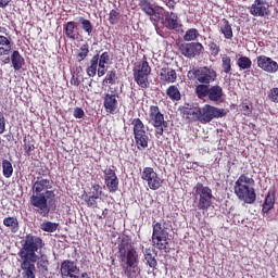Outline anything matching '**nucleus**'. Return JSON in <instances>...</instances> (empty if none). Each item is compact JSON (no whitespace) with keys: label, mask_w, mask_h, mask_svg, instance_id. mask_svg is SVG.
Here are the masks:
<instances>
[{"label":"nucleus","mask_w":278,"mask_h":278,"mask_svg":"<svg viewBox=\"0 0 278 278\" xmlns=\"http://www.w3.org/2000/svg\"><path fill=\"white\" fill-rule=\"evenodd\" d=\"M47 175H51L49 168H41L38 172L36 180L30 188L29 205L39 214L46 218L51 213V204L55 203V189H53V180L51 178H45Z\"/></svg>","instance_id":"nucleus-1"},{"label":"nucleus","mask_w":278,"mask_h":278,"mask_svg":"<svg viewBox=\"0 0 278 278\" xmlns=\"http://www.w3.org/2000/svg\"><path fill=\"white\" fill-rule=\"evenodd\" d=\"M22 248L17 255L20 260V266L23 278H36V263L38 262V251L45 247L42 238L28 233L21 241Z\"/></svg>","instance_id":"nucleus-2"},{"label":"nucleus","mask_w":278,"mask_h":278,"mask_svg":"<svg viewBox=\"0 0 278 278\" xmlns=\"http://www.w3.org/2000/svg\"><path fill=\"white\" fill-rule=\"evenodd\" d=\"M117 260L127 278H136L140 275V255L136 247L131 244V237L124 235L117 245Z\"/></svg>","instance_id":"nucleus-3"},{"label":"nucleus","mask_w":278,"mask_h":278,"mask_svg":"<svg viewBox=\"0 0 278 278\" xmlns=\"http://www.w3.org/2000/svg\"><path fill=\"white\" fill-rule=\"evenodd\" d=\"M255 179L249 177L245 174H241L239 178L235 181L233 190L237 199L243 201L248 205H253L257 200V193H255Z\"/></svg>","instance_id":"nucleus-4"},{"label":"nucleus","mask_w":278,"mask_h":278,"mask_svg":"<svg viewBox=\"0 0 278 278\" xmlns=\"http://www.w3.org/2000/svg\"><path fill=\"white\" fill-rule=\"evenodd\" d=\"M152 244L159 251H166L168 249V227L166 220L156 222L153 224Z\"/></svg>","instance_id":"nucleus-5"},{"label":"nucleus","mask_w":278,"mask_h":278,"mask_svg":"<svg viewBox=\"0 0 278 278\" xmlns=\"http://www.w3.org/2000/svg\"><path fill=\"white\" fill-rule=\"evenodd\" d=\"M132 75L136 84L142 90H147L151 83H149V75H151V66L149 65V61L147 58L143 59L138 65H136L132 70Z\"/></svg>","instance_id":"nucleus-6"},{"label":"nucleus","mask_w":278,"mask_h":278,"mask_svg":"<svg viewBox=\"0 0 278 278\" xmlns=\"http://www.w3.org/2000/svg\"><path fill=\"white\" fill-rule=\"evenodd\" d=\"M132 134L135 138L136 147L139 151L149 147V132H147L144 123L139 117L131 121Z\"/></svg>","instance_id":"nucleus-7"},{"label":"nucleus","mask_w":278,"mask_h":278,"mask_svg":"<svg viewBox=\"0 0 278 278\" xmlns=\"http://www.w3.org/2000/svg\"><path fill=\"white\" fill-rule=\"evenodd\" d=\"M148 123L154 127L155 136H164V131L168 129V122L164 119V114L157 105L150 106Z\"/></svg>","instance_id":"nucleus-8"},{"label":"nucleus","mask_w":278,"mask_h":278,"mask_svg":"<svg viewBox=\"0 0 278 278\" xmlns=\"http://www.w3.org/2000/svg\"><path fill=\"white\" fill-rule=\"evenodd\" d=\"M182 118L188 123H194V121H200V123H210V104H205L202 109H181Z\"/></svg>","instance_id":"nucleus-9"},{"label":"nucleus","mask_w":278,"mask_h":278,"mask_svg":"<svg viewBox=\"0 0 278 278\" xmlns=\"http://www.w3.org/2000/svg\"><path fill=\"white\" fill-rule=\"evenodd\" d=\"M141 179L148 184V188H150V190H160L164 184V180L153 167H144L141 172Z\"/></svg>","instance_id":"nucleus-10"},{"label":"nucleus","mask_w":278,"mask_h":278,"mask_svg":"<svg viewBox=\"0 0 278 278\" xmlns=\"http://www.w3.org/2000/svg\"><path fill=\"white\" fill-rule=\"evenodd\" d=\"M249 13L251 16L266 18L270 16V3L266 0H254L249 8Z\"/></svg>","instance_id":"nucleus-11"},{"label":"nucleus","mask_w":278,"mask_h":278,"mask_svg":"<svg viewBox=\"0 0 278 278\" xmlns=\"http://www.w3.org/2000/svg\"><path fill=\"white\" fill-rule=\"evenodd\" d=\"M104 175V184L111 194H114V192H118V186L119 180L118 176L116 175V170H114L112 167H106L103 169Z\"/></svg>","instance_id":"nucleus-12"},{"label":"nucleus","mask_w":278,"mask_h":278,"mask_svg":"<svg viewBox=\"0 0 278 278\" xmlns=\"http://www.w3.org/2000/svg\"><path fill=\"white\" fill-rule=\"evenodd\" d=\"M60 273L62 278H79V266L75 261L64 260L61 263Z\"/></svg>","instance_id":"nucleus-13"},{"label":"nucleus","mask_w":278,"mask_h":278,"mask_svg":"<svg viewBox=\"0 0 278 278\" xmlns=\"http://www.w3.org/2000/svg\"><path fill=\"white\" fill-rule=\"evenodd\" d=\"M187 77L191 81L198 80L200 84H210V68L190 67V71L187 73Z\"/></svg>","instance_id":"nucleus-14"},{"label":"nucleus","mask_w":278,"mask_h":278,"mask_svg":"<svg viewBox=\"0 0 278 278\" xmlns=\"http://www.w3.org/2000/svg\"><path fill=\"white\" fill-rule=\"evenodd\" d=\"M256 64L257 67L261 68V71H264L265 73L275 74L278 71L277 61L264 54L256 56Z\"/></svg>","instance_id":"nucleus-15"},{"label":"nucleus","mask_w":278,"mask_h":278,"mask_svg":"<svg viewBox=\"0 0 278 278\" xmlns=\"http://www.w3.org/2000/svg\"><path fill=\"white\" fill-rule=\"evenodd\" d=\"M202 50L203 45H201L200 42L181 43L179 46V51L181 55L189 59H192L195 55H200Z\"/></svg>","instance_id":"nucleus-16"},{"label":"nucleus","mask_w":278,"mask_h":278,"mask_svg":"<svg viewBox=\"0 0 278 278\" xmlns=\"http://www.w3.org/2000/svg\"><path fill=\"white\" fill-rule=\"evenodd\" d=\"M118 92L104 93L103 108L106 114H116L118 110Z\"/></svg>","instance_id":"nucleus-17"},{"label":"nucleus","mask_w":278,"mask_h":278,"mask_svg":"<svg viewBox=\"0 0 278 278\" xmlns=\"http://www.w3.org/2000/svg\"><path fill=\"white\" fill-rule=\"evenodd\" d=\"M10 53H12V38L0 35V58H4L2 64H10Z\"/></svg>","instance_id":"nucleus-18"},{"label":"nucleus","mask_w":278,"mask_h":278,"mask_svg":"<svg viewBox=\"0 0 278 278\" xmlns=\"http://www.w3.org/2000/svg\"><path fill=\"white\" fill-rule=\"evenodd\" d=\"M195 194H199V210H207L210 207V188L198 182L195 186Z\"/></svg>","instance_id":"nucleus-19"},{"label":"nucleus","mask_w":278,"mask_h":278,"mask_svg":"<svg viewBox=\"0 0 278 278\" xmlns=\"http://www.w3.org/2000/svg\"><path fill=\"white\" fill-rule=\"evenodd\" d=\"M63 33L66 36L67 40L75 41L79 38V26H77V22L70 21L63 25Z\"/></svg>","instance_id":"nucleus-20"},{"label":"nucleus","mask_w":278,"mask_h":278,"mask_svg":"<svg viewBox=\"0 0 278 278\" xmlns=\"http://www.w3.org/2000/svg\"><path fill=\"white\" fill-rule=\"evenodd\" d=\"M159 76L162 84H175L177 81V71L173 67H162Z\"/></svg>","instance_id":"nucleus-21"},{"label":"nucleus","mask_w":278,"mask_h":278,"mask_svg":"<svg viewBox=\"0 0 278 278\" xmlns=\"http://www.w3.org/2000/svg\"><path fill=\"white\" fill-rule=\"evenodd\" d=\"M11 62L14 71H21L23 66H25V58L18 52V50H14L11 53Z\"/></svg>","instance_id":"nucleus-22"},{"label":"nucleus","mask_w":278,"mask_h":278,"mask_svg":"<svg viewBox=\"0 0 278 278\" xmlns=\"http://www.w3.org/2000/svg\"><path fill=\"white\" fill-rule=\"evenodd\" d=\"M219 31L223 34L226 40H231V38H233V28H231V24L227 21V18H223L219 23Z\"/></svg>","instance_id":"nucleus-23"},{"label":"nucleus","mask_w":278,"mask_h":278,"mask_svg":"<svg viewBox=\"0 0 278 278\" xmlns=\"http://www.w3.org/2000/svg\"><path fill=\"white\" fill-rule=\"evenodd\" d=\"M164 25L167 29H179V17H177V14L174 12L167 13L165 15Z\"/></svg>","instance_id":"nucleus-24"},{"label":"nucleus","mask_w":278,"mask_h":278,"mask_svg":"<svg viewBox=\"0 0 278 278\" xmlns=\"http://www.w3.org/2000/svg\"><path fill=\"white\" fill-rule=\"evenodd\" d=\"M3 225L10 229L11 233H18V229H21L18 218L14 216L4 217Z\"/></svg>","instance_id":"nucleus-25"},{"label":"nucleus","mask_w":278,"mask_h":278,"mask_svg":"<svg viewBox=\"0 0 278 278\" xmlns=\"http://www.w3.org/2000/svg\"><path fill=\"white\" fill-rule=\"evenodd\" d=\"M223 87L216 85L210 88V101L223 103Z\"/></svg>","instance_id":"nucleus-26"},{"label":"nucleus","mask_w":278,"mask_h":278,"mask_svg":"<svg viewBox=\"0 0 278 278\" xmlns=\"http://www.w3.org/2000/svg\"><path fill=\"white\" fill-rule=\"evenodd\" d=\"M99 68V54H94L90 60V65L87 66L86 73L88 77H94Z\"/></svg>","instance_id":"nucleus-27"},{"label":"nucleus","mask_w":278,"mask_h":278,"mask_svg":"<svg viewBox=\"0 0 278 278\" xmlns=\"http://www.w3.org/2000/svg\"><path fill=\"white\" fill-rule=\"evenodd\" d=\"M166 96L170 101H181V91H179V88L176 85H170L166 89Z\"/></svg>","instance_id":"nucleus-28"},{"label":"nucleus","mask_w":278,"mask_h":278,"mask_svg":"<svg viewBox=\"0 0 278 278\" xmlns=\"http://www.w3.org/2000/svg\"><path fill=\"white\" fill-rule=\"evenodd\" d=\"M229 114L228 109H219L216 106H210V121L213 118H225Z\"/></svg>","instance_id":"nucleus-29"},{"label":"nucleus","mask_w":278,"mask_h":278,"mask_svg":"<svg viewBox=\"0 0 278 278\" xmlns=\"http://www.w3.org/2000/svg\"><path fill=\"white\" fill-rule=\"evenodd\" d=\"M78 22L80 23L83 31H85L87 36H92V31H94V26L92 25V22L85 18L84 16H79Z\"/></svg>","instance_id":"nucleus-30"},{"label":"nucleus","mask_w":278,"mask_h":278,"mask_svg":"<svg viewBox=\"0 0 278 278\" xmlns=\"http://www.w3.org/2000/svg\"><path fill=\"white\" fill-rule=\"evenodd\" d=\"M239 108L243 116H251L253 114V102L249 99L243 100Z\"/></svg>","instance_id":"nucleus-31"},{"label":"nucleus","mask_w":278,"mask_h":278,"mask_svg":"<svg viewBox=\"0 0 278 278\" xmlns=\"http://www.w3.org/2000/svg\"><path fill=\"white\" fill-rule=\"evenodd\" d=\"M273 207H275V194H270L269 192L267 193L265 201L263 203V208H262L263 214H268V212H270Z\"/></svg>","instance_id":"nucleus-32"},{"label":"nucleus","mask_w":278,"mask_h":278,"mask_svg":"<svg viewBox=\"0 0 278 278\" xmlns=\"http://www.w3.org/2000/svg\"><path fill=\"white\" fill-rule=\"evenodd\" d=\"M36 151V141L34 139L29 140L27 137L24 138V155L29 157L31 153Z\"/></svg>","instance_id":"nucleus-33"},{"label":"nucleus","mask_w":278,"mask_h":278,"mask_svg":"<svg viewBox=\"0 0 278 278\" xmlns=\"http://www.w3.org/2000/svg\"><path fill=\"white\" fill-rule=\"evenodd\" d=\"M2 175L5 179H10V177L14 175V167L12 166V162L9 160L2 161Z\"/></svg>","instance_id":"nucleus-34"},{"label":"nucleus","mask_w":278,"mask_h":278,"mask_svg":"<svg viewBox=\"0 0 278 278\" xmlns=\"http://www.w3.org/2000/svg\"><path fill=\"white\" fill-rule=\"evenodd\" d=\"M237 66L240 68V71H249V68L253 66V62L249 56H240L237 60Z\"/></svg>","instance_id":"nucleus-35"},{"label":"nucleus","mask_w":278,"mask_h":278,"mask_svg":"<svg viewBox=\"0 0 278 278\" xmlns=\"http://www.w3.org/2000/svg\"><path fill=\"white\" fill-rule=\"evenodd\" d=\"M88 53H90V45H88V43L81 45V47L79 48V50L76 54L77 61L84 62V60H86L88 58Z\"/></svg>","instance_id":"nucleus-36"},{"label":"nucleus","mask_w":278,"mask_h":278,"mask_svg":"<svg viewBox=\"0 0 278 278\" xmlns=\"http://www.w3.org/2000/svg\"><path fill=\"white\" fill-rule=\"evenodd\" d=\"M58 227H60V224L53 222H43L40 225V229L47 233H55V231H58Z\"/></svg>","instance_id":"nucleus-37"},{"label":"nucleus","mask_w":278,"mask_h":278,"mask_svg":"<svg viewBox=\"0 0 278 278\" xmlns=\"http://www.w3.org/2000/svg\"><path fill=\"white\" fill-rule=\"evenodd\" d=\"M139 8L147 14V16L153 14V4L151 3V0H139Z\"/></svg>","instance_id":"nucleus-38"},{"label":"nucleus","mask_w":278,"mask_h":278,"mask_svg":"<svg viewBox=\"0 0 278 278\" xmlns=\"http://www.w3.org/2000/svg\"><path fill=\"white\" fill-rule=\"evenodd\" d=\"M83 199H84L85 203L87 204V207H98V205H99V202H97V201H99L100 198L90 195L89 193L85 192L83 194Z\"/></svg>","instance_id":"nucleus-39"},{"label":"nucleus","mask_w":278,"mask_h":278,"mask_svg":"<svg viewBox=\"0 0 278 278\" xmlns=\"http://www.w3.org/2000/svg\"><path fill=\"white\" fill-rule=\"evenodd\" d=\"M195 93L200 99H205V97L210 94V85L208 84L198 85L195 87Z\"/></svg>","instance_id":"nucleus-40"},{"label":"nucleus","mask_w":278,"mask_h":278,"mask_svg":"<svg viewBox=\"0 0 278 278\" xmlns=\"http://www.w3.org/2000/svg\"><path fill=\"white\" fill-rule=\"evenodd\" d=\"M164 14H166V11L164 8L156 5L153 8V13H151L149 16L150 18H153L156 23L160 21V18H163Z\"/></svg>","instance_id":"nucleus-41"},{"label":"nucleus","mask_w":278,"mask_h":278,"mask_svg":"<svg viewBox=\"0 0 278 278\" xmlns=\"http://www.w3.org/2000/svg\"><path fill=\"white\" fill-rule=\"evenodd\" d=\"M144 260L150 268H155V266H157V260H155V256L153 253H151V250H146Z\"/></svg>","instance_id":"nucleus-42"},{"label":"nucleus","mask_w":278,"mask_h":278,"mask_svg":"<svg viewBox=\"0 0 278 278\" xmlns=\"http://www.w3.org/2000/svg\"><path fill=\"white\" fill-rule=\"evenodd\" d=\"M108 84L110 86H114V84H116V71H110L105 78L102 81L103 86H108Z\"/></svg>","instance_id":"nucleus-43"},{"label":"nucleus","mask_w":278,"mask_h":278,"mask_svg":"<svg viewBox=\"0 0 278 278\" xmlns=\"http://www.w3.org/2000/svg\"><path fill=\"white\" fill-rule=\"evenodd\" d=\"M118 21H121V12L114 9L111 10L109 13L110 25H118Z\"/></svg>","instance_id":"nucleus-44"},{"label":"nucleus","mask_w":278,"mask_h":278,"mask_svg":"<svg viewBox=\"0 0 278 278\" xmlns=\"http://www.w3.org/2000/svg\"><path fill=\"white\" fill-rule=\"evenodd\" d=\"M89 195L101 199V197H103V187L99 184L91 185V192H89Z\"/></svg>","instance_id":"nucleus-45"},{"label":"nucleus","mask_w":278,"mask_h":278,"mask_svg":"<svg viewBox=\"0 0 278 278\" xmlns=\"http://www.w3.org/2000/svg\"><path fill=\"white\" fill-rule=\"evenodd\" d=\"M222 68L226 75H229L231 73V58L224 55L222 58Z\"/></svg>","instance_id":"nucleus-46"},{"label":"nucleus","mask_w":278,"mask_h":278,"mask_svg":"<svg viewBox=\"0 0 278 278\" xmlns=\"http://www.w3.org/2000/svg\"><path fill=\"white\" fill-rule=\"evenodd\" d=\"M198 36H199V30H197V28H191L187 30L186 35L184 36V40H186L187 42H190L192 40H197Z\"/></svg>","instance_id":"nucleus-47"},{"label":"nucleus","mask_w":278,"mask_h":278,"mask_svg":"<svg viewBox=\"0 0 278 278\" xmlns=\"http://www.w3.org/2000/svg\"><path fill=\"white\" fill-rule=\"evenodd\" d=\"M37 267L40 273H49V260L41 258L40 261H38Z\"/></svg>","instance_id":"nucleus-48"},{"label":"nucleus","mask_w":278,"mask_h":278,"mask_svg":"<svg viewBox=\"0 0 278 278\" xmlns=\"http://www.w3.org/2000/svg\"><path fill=\"white\" fill-rule=\"evenodd\" d=\"M98 64H100V66L110 64V52H103L98 59Z\"/></svg>","instance_id":"nucleus-49"},{"label":"nucleus","mask_w":278,"mask_h":278,"mask_svg":"<svg viewBox=\"0 0 278 278\" xmlns=\"http://www.w3.org/2000/svg\"><path fill=\"white\" fill-rule=\"evenodd\" d=\"M268 98L273 101V103H278V87L269 90Z\"/></svg>","instance_id":"nucleus-50"},{"label":"nucleus","mask_w":278,"mask_h":278,"mask_svg":"<svg viewBox=\"0 0 278 278\" xmlns=\"http://www.w3.org/2000/svg\"><path fill=\"white\" fill-rule=\"evenodd\" d=\"M73 116H74V118H83L84 116H86V113L84 112V109L75 108Z\"/></svg>","instance_id":"nucleus-51"},{"label":"nucleus","mask_w":278,"mask_h":278,"mask_svg":"<svg viewBox=\"0 0 278 278\" xmlns=\"http://www.w3.org/2000/svg\"><path fill=\"white\" fill-rule=\"evenodd\" d=\"M210 49L211 55H218V53H220V46L216 45L215 42H211Z\"/></svg>","instance_id":"nucleus-52"},{"label":"nucleus","mask_w":278,"mask_h":278,"mask_svg":"<svg viewBox=\"0 0 278 278\" xmlns=\"http://www.w3.org/2000/svg\"><path fill=\"white\" fill-rule=\"evenodd\" d=\"M0 134H5V116L0 111Z\"/></svg>","instance_id":"nucleus-53"},{"label":"nucleus","mask_w":278,"mask_h":278,"mask_svg":"<svg viewBox=\"0 0 278 278\" xmlns=\"http://www.w3.org/2000/svg\"><path fill=\"white\" fill-rule=\"evenodd\" d=\"M163 3L169 9L175 10V5H177V2L175 0H162Z\"/></svg>","instance_id":"nucleus-54"},{"label":"nucleus","mask_w":278,"mask_h":278,"mask_svg":"<svg viewBox=\"0 0 278 278\" xmlns=\"http://www.w3.org/2000/svg\"><path fill=\"white\" fill-rule=\"evenodd\" d=\"M105 73H108V70H105V65L98 64V72H97L98 77H103Z\"/></svg>","instance_id":"nucleus-55"},{"label":"nucleus","mask_w":278,"mask_h":278,"mask_svg":"<svg viewBox=\"0 0 278 278\" xmlns=\"http://www.w3.org/2000/svg\"><path fill=\"white\" fill-rule=\"evenodd\" d=\"M71 84H72V86H79V84H81V81L79 80V78H77V77H75V75H73L71 78Z\"/></svg>","instance_id":"nucleus-56"},{"label":"nucleus","mask_w":278,"mask_h":278,"mask_svg":"<svg viewBox=\"0 0 278 278\" xmlns=\"http://www.w3.org/2000/svg\"><path fill=\"white\" fill-rule=\"evenodd\" d=\"M10 1L12 0H0V8L5 9L10 5Z\"/></svg>","instance_id":"nucleus-57"},{"label":"nucleus","mask_w":278,"mask_h":278,"mask_svg":"<svg viewBox=\"0 0 278 278\" xmlns=\"http://www.w3.org/2000/svg\"><path fill=\"white\" fill-rule=\"evenodd\" d=\"M0 34H3L7 38H10V31H8V28L0 26Z\"/></svg>","instance_id":"nucleus-58"},{"label":"nucleus","mask_w":278,"mask_h":278,"mask_svg":"<svg viewBox=\"0 0 278 278\" xmlns=\"http://www.w3.org/2000/svg\"><path fill=\"white\" fill-rule=\"evenodd\" d=\"M216 72L214 70L210 71V81H216Z\"/></svg>","instance_id":"nucleus-59"},{"label":"nucleus","mask_w":278,"mask_h":278,"mask_svg":"<svg viewBox=\"0 0 278 278\" xmlns=\"http://www.w3.org/2000/svg\"><path fill=\"white\" fill-rule=\"evenodd\" d=\"M110 212V210L108 208H104L103 212H102V216L103 218H108V213Z\"/></svg>","instance_id":"nucleus-60"},{"label":"nucleus","mask_w":278,"mask_h":278,"mask_svg":"<svg viewBox=\"0 0 278 278\" xmlns=\"http://www.w3.org/2000/svg\"><path fill=\"white\" fill-rule=\"evenodd\" d=\"M99 220H103V215L98 216Z\"/></svg>","instance_id":"nucleus-61"},{"label":"nucleus","mask_w":278,"mask_h":278,"mask_svg":"<svg viewBox=\"0 0 278 278\" xmlns=\"http://www.w3.org/2000/svg\"><path fill=\"white\" fill-rule=\"evenodd\" d=\"M89 86H92V79L90 80Z\"/></svg>","instance_id":"nucleus-62"},{"label":"nucleus","mask_w":278,"mask_h":278,"mask_svg":"<svg viewBox=\"0 0 278 278\" xmlns=\"http://www.w3.org/2000/svg\"><path fill=\"white\" fill-rule=\"evenodd\" d=\"M131 96H132V97H136V93H135V92H131Z\"/></svg>","instance_id":"nucleus-63"},{"label":"nucleus","mask_w":278,"mask_h":278,"mask_svg":"<svg viewBox=\"0 0 278 278\" xmlns=\"http://www.w3.org/2000/svg\"><path fill=\"white\" fill-rule=\"evenodd\" d=\"M0 144H1V137H0Z\"/></svg>","instance_id":"nucleus-64"}]
</instances>
